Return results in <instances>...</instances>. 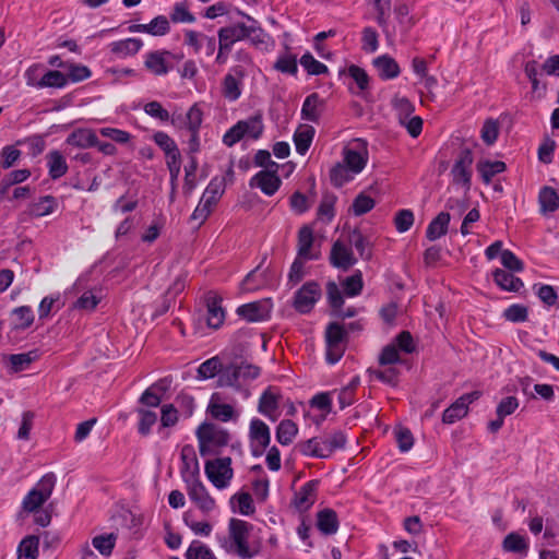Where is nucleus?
<instances>
[{"label":"nucleus","instance_id":"1","mask_svg":"<svg viewBox=\"0 0 559 559\" xmlns=\"http://www.w3.org/2000/svg\"><path fill=\"white\" fill-rule=\"evenodd\" d=\"M236 14L241 16L242 21L234 22L217 31L218 40L224 43L225 48L227 45L233 48L236 43L248 40L254 48L261 51L274 49V38L262 28L258 20L241 10H237Z\"/></svg>","mask_w":559,"mask_h":559},{"label":"nucleus","instance_id":"2","mask_svg":"<svg viewBox=\"0 0 559 559\" xmlns=\"http://www.w3.org/2000/svg\"><path fill=\"white\" fill-rule=\"evenodd\" d=\"M251 530L250 523L233 518L228 522L227 534H216V540L226 554L239 559H252L260 552V548L249 542Z\"/></svg>","mask_w":559,"mask_h":559},{"label":"nucleus","instance_id":"3","mask_svg":"<svg viewBox=\"0 0 559 559\" xmlns=\"http://www.w3.org/2000/svg\"><path fill=\"white\" fill-rule=\"evenodd\" d=\"M55 484V475L43 476L22 501V514H33L34 522L41 527L49 525L51 520L50 513L44 508V504L51 496Z\"/></svg>","mask_w":559,"mask_h":559},{"label":"nucleus","instance_id":"4","mask_svg":"<svg viewBox=\"0 0 559 559\" xmlns=\"http://www.w3.org/2000/svg\"><path fill=\"white\" fill-rule=\"evenodd\" d=\"M261 373V369L247 361L230 362L225 365L221 378L217 380L219 386L233 388L243 399L250 396L248 385L255 380Z\"/></svg>","mask_w":559,"mask_h":559},{"label":"nucleus","instance_id":"5","mask_svg":"<svg viewBox=\"0 0 559 559\" xmlns=\"http://www.w3.org/2000/svg\"><path fill=\"white\" fill-rule=\"evenodd\" d=\"M346 441V435L336 430L325 436L313 437L299 442L296 448L305 456L328 459L334 451L344 449Z\"/></svg>","mask_w":559,"mask_h":559},{"label":"nucleus","instance_id":"6","mask_svg":"<svg viewBox=\"0 0 559 559\" xmlns=\"http://www.w3.org/2000/svg\"><path fill=\"white\" fill-rule=\"evenodd\" d=\"M197 438L202 456L216 453L218 449L227 445L230 439L225 429L207 423L198 428Z\"/></svg>","mask_w":559,"mask_h":559},{"label":"nucleus","instance_id":"7","mask_svg":"<svg viewBox=\"0 0 559 559\" xmlns=\"http://www.w3.org/2000/svg\"><path fill=\"white\" fill-rule=\"evenodd\" d=\"M224 191V179L213 178L205 188L198 206L191 215V219L203 223L211 214L213 206L221 199Z\"/></svg>","mask_w":559,"mask_h":559},{"label":"nucleus","instance_id":"8","mask_svg":"<svg viewBox=\"0 0 559 559\" xmlns=\"http://www.w3.org/2000/svg\"><path fill=\"white\" fill-rule=\"evenodd\" d=\"M347 330L336 323H330L325 331L326 361L331 365L336 364L344 355L346 349Z\"/></svg>","mask_w":559,"mask_h":559},{"label":"nucleus","instance_id":"9","mask_svg":"<svg viewBox=\"0 0 559 559\" xmlns=\"http://www.w3.org/2000/svg\"><path fill=\"white\" fill-rule=\"evenodd\" d=\"M369 158L368 144L362 139H353L343 148V163L352 173L360 174Z\"/></svg>","mask_w":559,"mask_h":559},{"label":"nucleus","instance_id":"10","mask_svg":"<svg viewBox=\"0 0 559 559\" xmlns=\"http://www.w3.org/2000/svg\"><path fill=\"white\" fill-rule=\"evenodd\" d=\"M204 472L213 486L219 490L229 486L234 471L231 468L230 457H218L207 461L204 466Z\"/></svg>","mask_w":559,"mask_h":559},{"label":"nucleus","instance_id":"11","mask_svg":"<svg viewBox=\"0 0 559 559\" xmlns=\"http://www.w3.org/2000/svg\"><path fill=\"white\" fill-rule=\"evenodd\" d=\"M473 162L474 157L472 151L469 148H463L451 169L453 183L462 186L466 191L471 188Z\"/></svg>","mask_w":559,"mask_h":559},{"label":"nucleus","instance_id":"12","mask_svg":"<svg viewBox=\"0 0 559 559\" xmlns=\"http://www.w3.org/2000/svg\"><path fill=\"white\" fill-rule=\"evenodd\" d=\"M186 488L189 499L197 506V508L205 514L211 513L216 508L215 500L209 493L200 477L187 480Z\"/></svg>","mask_w":559,"mask_h":559},{"label":"nucleus","instance_id":"13","mask_svg":"<svg viewBox=\"0 0 559 559\" xmlns=\"http://www.w3.org/2000/svg\"><path fill=\"white\" fill-rule=\"evenodd\" d=\"M246 70L241 66L231 67L222 81V95L229 102H236L242 93Z\"/></svg>","mask_w":559,"mask_h":559},{"label":"nucleus","instance_id":"14","mask_svg":"<svg viewBox=\"0 0 559 559\" xmlns=\"http://www.w3.org/2000/svg\"><path fill=\"white\" fill-rule=\"evenodd\" d=\"M249 438L252 454L254 456L262 455L271 441L269 426L259 418H252L249 426Z\"/></svg>","mask_w":559,"mask_h":559},{"label":"nucleus","instance_id":"15","mask_svg":"<svg viewBox=\"0 0 559 559\" xmlns=\"http://www.w3.org/2000/svg\"><path fill=\"white\" fill-rule=\"evenodd\" d=\"M321 297V288L316 282H307L296 293L294 306L300 313H308Z\"/></svg>","mask_w":559,"mask_h":559},{"label":"nucleus","instance_id":"16","mask_svg":"<svg viewBox=\"0 0 559 559\" xmlns=\"http://www.w3.org/2000/svg\"><path fill=\"white\" fill-rule=\"evenodd\" d=\"M479 392L474 391L460 396L454 403H452L442 415V421L444 424H453L456 420L463 418L468 412V405L474 401L478 400Z\"/></svg>","mask_w":559,"mask_h":559},{"label":"nucleus","instance_id":"17","mask_svg":"<svg viewBox=\"0 0 559 559\" xmlns=\"http://www.w3.org/2000/svg\"><path fill=\"white\" fill-rule=\"evenodd\" d=\"M185 44L191 47L194 53L204 52L206 57H211L216 49L215 37L192 29L185 32Z\"/></svg>","mask_w":559,"mask_h":559},{"label":"nucleus","instance_id":"18","mask_svg":"<svg viewBox=\"0 0 559 559\" xmlns=\"http://www.w3.org/2000/svg\"><path fill=\"white\" fill-rule=\"evenodd\" d=\"M271 309L269 300H259L238 307L237 314L248 322H261L270 318Z\"/></svg>","mask_w":559,"mask_h":559},{"label":"nucleus","instance_id":"19","mask_svg":"<svg viewBox=\"0 0 559 559\" xmlns=\"http://www.w3.org/2000/svg\"><path fill=\"white\" fill-rule=\"evenodd\" d=\"M277 169H265L250 179V187H257L266 195H273L281 187L282 180L276 175Z\"/></svg>","mask_w":559,"mask_h":559},{"label":"nucleus","instance_id":"20","mask_svg":"<svg viewBox=\"0 0 559 559\" xmlns=\"http://www.w3.org/2000/svg\"><path fill=\"white\" fill-rule=\"evenodd\" d=\"M281 394L276 388L269 386L260 396L258 412L272 421L278 418Z\"/></svg>","mask_w":559,"mask_h":559},{"label":"nucleus","instance_id":"21","mask_svg":"<svg viewBox=\"0 0 559 559\" xmlns=\"http://www.w3.org/2000/svg\"><path fill=\"white\" fill-rule=\"evenodd\" d=\"M319 483L318 479L309 480L295 492L293 504L298 511H308L313 506L317 500Z\"/></svg>","mask_w":559,"mask_h":559},{"label":"nucleus","instance_id":"22","mask_svg":"<svg viewBox=\"0 0 559 559\" xmlns=\"http://www.w3.org/2000/svg\"><path fill=\"white\" fill-rule=\"evenodd\" d=\"M330 262L334 267L347 271L357 260L354 257L352 248L341 240H337L332 246Z\"/></svg>","mask_w":559,"mask_h":559},{"label":"nucleus","instance_id":"23","mask_svg":"<svg viewBox=\"0 0 559 559\" xmlns=\"http://www.w3.org/2000/svg\"><path fill=\"white\" fill-rule=\"evenodd\" d=\"M180 456L182 461L180 473L183 481L199 477L200 468L194 448L190 444L183 445Z\"/></svg>","mask_w":559,"mask_h":559},{"label":"nucleus","instance_id":"24","mask_svg":"<svg viewBox=\"0 0 559 559\" xmlns=\"http://www.w3.org/2000/svg\"><path fill=\"white\" fill-rule=\"evenodd\" d=\"M399 109L401 111V124L406 128L407 132L413 138H417L423 130V119L419 116H414L412 118L407 117V114L413 111V106L406 98H402L399 100Z\"/></svg>","mask_w":559,"mask_h":559},{"label":"nucleus","instance_id":"25","mask_svg":"<svg viewBox=\"0 0 559 559\" xmlns=\"http://www.w3.org/2000/svg\"><path fill=\"white\" fill-rule=\"evenodd\" d=\"M313 231L309 226H304L298 233V250L297 255L310 260H317L320 252L316 250Z\"/></svg>","mask_w":559,"mask_h":559},{"label":"nucleus","instance_id":"26","mask_svg":"<svg viewBox=\"0 0 559 559\" xmlns=\"http://www.w3.org/2000/svg\"><path fill=\"white\" fill-rule=\"evenodd\" d=\"M325 102L318 93L308 95L301 107V118L310 122H318L324 109Z\"/></svg>","mask_w":559,"mask_h":559},{"label":"nucleus","instance_id":"27","mask_svg":"<svg viewBox=\"0 0 559 559\" xmlns=\"http://www.w3.org/2000/svg\"><path fill=\"white\" fill-rule=\"evenodd\" d=\"M72 144H78V145H95V144H97L98 150L106 155H111L116 151V147L114 144H111L109 142L98 143L97 138L93 133H91L88 131H84V130H76V131L72 132Z\"/></svg>","mask_w":559,"mask_h":559},{"label":"nucleus","instance_id":"28","mask_svg":"<svg viewBox=\"0 0 559 559\" xmlns=\"http://www.w3.org/2000/svg\"><path fill=\"white\" fill-rule=\"evenodd\" d=\"M103 289L93 287L82 293V295L72 305L73 309L92 311L96 308L99 301L103 299Z\"/></svg>","mask_w":559,"mask_h":559},{"label":"nucleus","instance_id":"29","mask_svg":"<svg viewBox=\"0 0 559 559\" xmlns=\"http://www.w3.org/2000/svg\"><path fill=\"white\" fill-rule=\"evenodd\" d=\"M56 207V199L50 195H46L31 203L22 216L43 217L51 214Z\"/></svg>","mask_w":559,"mask_h":559},{"label":"nucleus","instance_id":"30","mask_svg":"<svg viewBox=\"0 0 559 559\" xmlns=\"http://www.w3.org/2000/svg\"><path fill=\"white\" fill-rule=\"evenodd\" d=\"M337 514L332 509H323L317 514V526L324 535H333L338 530Z\"/></svg>","mask_w":559,"mask_h":559},{"label":"nucleus","instance_id":"31","mask_svg":"<svg viewBox=\"0 0 559 559\" xmlns=\"http://www.w3.org/2000/svg\"><path fill=\"white\" fill-rule=\"evenodd\" d=\"M143 46V41L139 38H126L112 41L109 47L110 51L119 57L126 58L135 55Z\"/></svg>","mask_w":559,"mask_h":559},{"label":"nucleus","instance_id":"32","mask_svg":"<svg viewBox=\"0 0 559 559\" xmlns=\"http://www.w3.org/2000/svg\"><path fill=\"white\" fill-rule=\"evenodd\" d=\"M168 51H153L146 55L145 67L155 75H164L169 71L167 58Z\"/></svg>","mask_w":559,"mask_h":559},{"label":"nucleus","instance_id":"33","mask_svg":"<svg viewBox=\"0 0 559 559\" xmlns=\"http://www.w3.org/2000/svg\"><path fill=\"white\" fill-rule=\"evenodd\" d=\"M379 76L382 80H391L400 74V67L396 61L388 55L380 56L373 60Z\"/></svg>","mask_w":559,"mask_h":559},{"label":"nucleus","instance_id":"34","mask_svg":"<svg viewBox=\"0 0 559 559\" xmlns=\"http://www.w3.org/2000/svg\"><path fill=\"white\" fill-rule=\"evenodd\" d=\"M538 203L543 214L552 213L559 207V195L554 188L545 186L538 193Z\"/></svg>","mask_w":559,"mask_h":559},{"label":"nucleus","instance_id":"35","mask_svg":"<svg viewBox=\"0 0 559 559\" xmlns=\"http://www.w3.org/2000/svg\"><path fill=\"white\" fill-rule=\"evenodd\" d=\"M450 223V214L441 212L428 225L426 236L429 240L435 241L447 234Z\"/></svg>","mask_w":559,"mask_h":559},{"label":"nucleus","instance_id":"36","mask_svg":"<svg viewBox=\"0 0 559 559\" xmlns=\"http://www.w3.org/2000/svg\"><path fill=\"white\" fill-rule=\"evenodd\" d=\"M314 128L309 124H301L294 134V143L296 146V151L300 155H305L309 150L313 136H314Z\"/></svg>","mask_w":559,"mask_h":559},{"label":"nucleus","instance_id":"37","mask_svg":"<svg viewBox=\"0 0 559 559\" xmlns=\"http://www.w3.org/2000/svg\"><path fill=\"white\" fill-rule=\"evenodd\" d=\"M492 275L495 283L503 290L519 292L523 287V282L519 277L504 270L497 269Z\"/></svg>","mask_w":559,"mask_h":559},{"label":"nucleus","instance_id":"38","mask_svg":"<svg viewBox=\"0 0 559 559\" xmlns=\"http://www.w3.org/2000/svg\"><path fill=\"white\" fill-rule=\"evenodd\" d=\"M39 554V538L35 535L24 537L16 549L17 559H36Z\"/></svg>","mask_w":559,"mask_h":559},{"label":"nucleus","instance_id":"39","mask_svg":"<svg viewBox=\"0 0 559 559\" xmlns=\"http://www.w3.org/2000/svg\"><path fill=\"white\" fill-rule=\"evenodd\" d=\"M225 365L222 364L221 359L215 356L203 361L198 368V379L207 380L217 376V380L221 378V373L224 371Z\"/></svg>","mask_w":559,"mask_h":559},{"label":"nucleus","instance_id":"40","mask_svg":"<svg viewBox=\"0 0 559 559\" xmlns=\"http://www.w3.org/2000/svg\"><path fill=\"white\" fill-rule=\"evenodd\" d=\"M67 302V297L60 294H51L45 297L38 307L39 319L47 318L51 312L61 309Z\"/></svg>","mask_w":559,"mask_h":559},{"label":"nucleus","instance_id":"41","mask_svg":"<svg viewBox=\"0 0 559 559\" xmlns=\"http://www.w3.org/2000/svg\"><path fill=\"white\" fill-rule=\"evenodd\" d=\"M477 170L483 181L488 185L496 175L506 170V164L501 160H480Z\"/></svg>","mask_w":559,"mask_h":559},{"label":"nucleus","instance_id":"42","mask_svg":"<svg viewBox=\"0 0 559 559\" xmlns=\"http://www.w3.org/2000/svg\"><path fill=\"white\" fill-rule=\"evenodd\" d=\"M225 320V311L221 306V301L216 298L207 300V325L212 329H218Z\"/></svg>","mask_w":559,"mask_h":559},{"label":"nucleus","instance_id":"43","mask_svg":"<svg viewBox=\"0 0 559 559\" xmlns=\"http://www.w3.org/2000/svg\"><path fill=\"white\" fill-rule=\"evenodd\" d=\"M298 433L297 425L290 419L282 420L276 429V440L282 445H288L293 442Z\"/></svg>","mask_w":559,"mask_h":559},{"label":"nucleus","instance_id":"44","mask_svg":"<svg viewBox=\"0 0 559 559\" xmlns=\"http://www.w3.org/2000/svg\"><path fill=\"white\" fill-rule=\"evenodd\" d=\"M356 175L343 162L337 163L330 170L331 182L334 187L338 188L352 181Z\"/></svg>","mask_w":559,"mask_h":559},{"label":"nucleus","instance_id":"45","mask_svg":"<svg viewBox=\"0 0 559 559\" xmlns=\"http://www.w3.org/2000/svg\"><path fill=\"white\" fill-rule=\"evenodd\" d=\"M243 136L248 135L254 140L259 139L263 132V122L260 115H254L246 120L238 121Z\"/></svg>","mask_w":559,"mask_h":559},{"label":"nucleus","instance_id":"46","mask_svg":"<svg viewBox=\"0 0 559 559\" xmlns=\"http://www.w3.org/2000/svg\"><path fill=\"white\" fill-rule=\"evenodd\" d=\"M203 121V111L198 104L189 108L182 121L181 128L187 131H199Z\"/></svg>","mask_w":559,"mask_h":559},{"label":"nucleus","instance_id":"47","mask_svg":"<svg viewBox=\"0 0 559 559\" xmlns=\"http://www.w3.org/2000/svg\"><path fill=\"white\" fill-rule=\"evenodd\" d=\"M47 158L49 174L53 179H57L67 173L68 165L66 158L59 152H51Z\"/></svg>","mask_w":559,"mask_h":559},{"label":"nucleus","instance_id":"48","mask_svg":"<svg viewBox=\"0 0 559 559\" xmlns=\"http://www.w3.org/2000/svg\"><path fill=\"white\" fill-rule=\"evenodd\" d=\"M34 321V314L29 307L22 306L13 310L12 323L15 329H26Z\"/></svg>","mask_w":559,"mask_h":559},{"label":"nucleus","instance_id":"49","mask_svg":"<svg viewBox=\"0 0 559 559\" xmlns=\"http://www.w3.org/2000/svg\"><path fill=\"white\" fill-rule=\"evenodd\" d=\"M153 140L164 151L166 157L180 153L176 142L164 131L155 132Z\"/></svg>","mask_w":559,"mask_h":559},{"label":"nucleus","instance_id":"50","mask_svg":"<svg viewBox=\"0 0 559 559\" xmlns=\"http://www.w3.org/2000/svg\"><path fill=\"white\" fill-rule=\"evenodd\" d=\"M349 242L359 252L362 259L371 258L370 241L358 230H353L349 235Z\"/></svg>","mask_w":559,"mask_h":559},{"label":"nucleus","instance_id":"51","mask_svg":"<svg viewBox=\"0 0 559 559\" xmlns=\"http://www.w3.org/2000/svg\"><path fill=\"white\" fill-rule=\"evenodd\" d=\"M265 283L264 274L260 266L252 270L242 281L241 288L246 292H253L262 287Z\"/></svg>","mask_w":559,"mask_h":559},{"label":"nucleus","instance_id":"52","mask_svg":"<svg viewBox=\"0 0 559 559\" xmlns=\"http://www.w3.org/2000/svg\"><path fill=\"white\" fill-rule=\"evenodd\" d=\"M300 64L310 75H320L329 71L328 67L314 59V57L307 52L300 58Z\"/></svg>","mask_w":559,"mask_h":559},{"label":"nucleus","instance_id":"53","mask_svg":"<svg viewBox=\"0 0 559 559\" xmlns=\"http://www.w3.org/2000/svg\"><path fill=\"white\" fill-rule=\"evenodd\" d=\"M136 413L139 415V432L144 436L148 435L151 428L157 421V414L153 411L145 408H139Z\"/></svg>","mask_w":559,"mask_h":559},{"label":"nucleus","instance_id":"54","mask_svg":"<svg viewBox=\"0 0 559 559\" xmlns=\"http://www.w3.org/2000/svg\"><path fill=\"white\" fill-rule=\"evenodd\" d=\"M230 502L233 504H234V502H237V506L235 508L242 515H250V514L254 513V511H255L253 500L248 492H241V493L234 495L231 497Z\"/></svg>","mask_w":559,"mask_h":559},{"label":"nucleus","instance_id":"55","mask_svg":"<svg viewBox=\"0 0 559 559\" xmlns=\"http://www.w3.org/2000/svg\"><path fill=\"white\" fill-rule=\"evenodd\" d=\"M187 559H217L214 552L204 544L193 542L186 552Z\"/></svg>","mask_w":559,"mask_h":559},{"label":"nucleus","instance_id":"56","mask_svg":"<svg viewBox=\"0 0 559 559\" xmlns=\"http://www.w3.org/2000/svg\"><path fill=\"white\" fill-rule=\"evenodd\" d=\"M395 19L400 25L401 33H406L414 24L409 16V8L406 3H400L394 9Z\"/></svg>","mask_w":559,"mask_h":559},{"label":"nucleus","instance_id":"57","mask_svg":"<svg viewBox=\"0 0 559 559\" xmlns=\"http://www.w3.org/2000/svg\"><path fill=\"white\" fill-rule=\"evenodd\" d=\"M67 75L60 71H47L41 75V84H39V87H62L67 84Z\"/></svg>","mask_w":559,"mask_h":559},{"label":"nucleus","instance_id":"58","mask_svg":"<svg viewBox=\"0 0 559 559\" xmlns=\"http://www.w3.org/2000/svg\"><path fill=\"white\" fill-rule=\"evenodd\" d=\"M370 2L377 11L378 24L383 28L384 32L389 33L388 12L391 7V0H370Z\"/></svg>","mask_w":559,"mask_h":559},{"label":"nucleus","instance_id":"59","mask_svg":"<svg viewBox=\"0 0 559 559\" xmlns=\"http://www.w3.org/2000/svg\"><path fill=\"white\" fill-rule=\"evenodd\" d=\"M503 317L507 321L513 323L525 322L528 317V311L525 306L513 304L503 311Z\"/></svg>","mask_w":559,"mask_h":559},{"label":"nucleus","instance_id":"60","mask_svg":"<svg viewBox=\"0 0 559 559\" xmlns=\"http://www.w3.org/2000/svg\"><path fill=\"white\" fill-rule=\"evenodd\" d=\"M347 74L357 84L359 92H365L369 88V75L358 66L352 64L347 69Z\"/></svg>","mask_w":559,"mask_h":559},{"label":"nucleus","instance_id":"61","mask_svg":"<svg viewBox=\"0 0 559 559\" xmlns=\"http://www.w3.org/2000/svg\"><path fill=\"white\" fill-rule=\"evenodd\" d=\"M170 20L174 23H193L195 21L194 15L189 11V8L183 2H178L174 5L170 14Z\"/></svg>","mask_w":559,"mask_h":559},{"label":"nucleus","instance_id":"62","mask_svg":"<svg viewBox=\"0 0 559 559\" xmlns=\"http://www.w3.org/2000/svg\"><path fill=\"white\" fill-rule=\"evenodd\" d=\"M158 390H164V388L160 385V383L153 384L152 386L147 388L140 397V403L148 406V407H157L160 402L162 397L157 393Z\"/></svg>","mask_w":559,"mask_h":559},{"label":"nucleus","instance_id":"63","mask_svg":"<svg viewBox=\"0 0 559 559\" xmlns=\"http://www.w3.org/2000/svg\"><path fill=\"white\" fill-rule=\"evenodd\" d=\"M274 68L282 73L294 75L298 71L296 57L293 55H283L278 57Z\"/></svg>","mask_w":559,"mask_h":559},{"label":"nucleus","instance_id":"64","mask_svg":"<svg viewBox=\"0 0 559 559\" xmlns=\"http://www.w3.org/2000/svg\"><path fill=\"white\" fill-rule=\"evenodd\" d=\"M498 134H499L498 122L493 119H487L484 122V126L481 128V134H480L481 140L487 145H492L497 141Z\"/></svg>","mask_w":559,"mask_h":559}]
</instances>
